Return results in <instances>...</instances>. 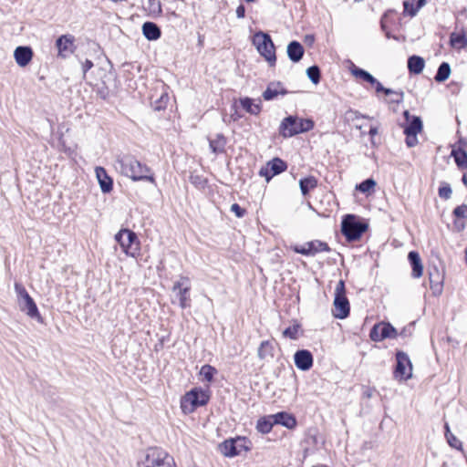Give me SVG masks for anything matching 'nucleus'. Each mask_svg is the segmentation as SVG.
Instances as JSON below:
<instances>
[{
    "instance_id": "4c0bfd02",
    "label": "nucleus",
    "mask_w": 467,
    "mask_h": 467,
    "mask_svg": "<svg viewBox=\"0 0 467 467\" xmlns=\"http://www.w3.org/2000/svg\"><path fill=\"white\" fill-rule=\"evenodd\" d=\"M350 71L353 76L360 78L370 84L376 82V78L371 74L365 71L364 69L355 67L354 65L352 66Z\"/></svg>"
},
{
    "instance_id": "37998d69",
    "label": "nucleus",
    "mask_w": 467,
    "mask_h": 467,
    "mask_svg": "<svg viewBox=\"0 0 467 467\" xmlns=\"http://www.w3.org/2000/svg\"><path fill=\"white\" fill-rule=\"evenodd\" d=\"M306 74H307V77L309 78V79L314 83V84H318L319 83V80H320V71H319V68L317 66H312L310 67H308L306 69Z\"/></svg>"
},
{
    "instance_id": "0eeeda50",
    "label": "nucleus",
    "mask_w": 467,
    "mask_h": 467,
    "mask_svg": "<svg viewBox=\"0 0 467 467\" xmlns=\"http://www.w3.org/2000/svg\"><path fill=\"white\" fill-rule=\"evenodd\" d=\"M350 312L349 301L346 295L345 282L340 280L334 291V301L332 315L338 319H345L348 317Z\"/></svg>"
},
{
    "instance_id": "c85d7f7f",
    "label": "nucleus",
    "mask_w": 467,
    "mask_h": 467,
    "mask_svg": "<svg viewBox=\"0 0 467 467\" xmlns=\"http://www.w3.org/2000/svg\"><path fill=\"white\" fill-rule=\"evenodd\" d=\"M220 452L225 457H234L238 455V450L234 445L233 439L227 440L219 445Z\"/></svg>"
},
{
    "instance_id": "473e14b6",
    "label": "nucleus",
    "mask_w": 467,
    "mask_h": 467,
    "mask_svg": "<svg viewBox=\"0 0 467 467\" xmlns=\"http://www.w3.org/2000/svg\"><path fill=\"white\" fill-rule=\"evenodd\" d=\"M300 190L303 195H306L310 191L317 186V181L315 177L309 176L299 181Z\"/></svg>"
},
{
    "instance_id": "58836bf2",
    "label": "nucleus",
    "mask_w": 467,
    "mask_h": 467,
    "mask_svg": "<svg viewBox=\"0 0 467 467\" xmlns=\"http://www.w3.org/2000/svg\"><path fill=\"white\" fill-rule=\"evenodd\" d=\"M385 95L389 97V103L400 104L404 99V93L401 90L386 89Z\"/></svg>"
},
{
    "instance_id": "6e6552de",
    "label": "nucleus",
    "mask_w": 467,
    "mask_h": 467,
    "mask_svg": "<svg viewBox=\"0 0 467 467\" xmlns=\"http://www.w3.org/2000/svg\"><path fill=\"white\" fill-rule=\"evenodd\" d=\"M15 291L16 293L17 303L20 310L25 312L28 317L40 320L41 316L38 308L24 285L19 283H16Z\"/></svg>"
},
{
    "instance_id": "6e6d98bb",
    "label": "nucleus",
    "mask_w": 467,
    "mask_h": 467,
    "mask_svg": "<svg viewBox=\"0 0 467 467\" xmlns=\"http://www.w3.org/2000/svg\"><path fill=\"white\" fill-rule=\"evenodd\" d=\"M356 128L361 130H362V128H363V124H359V125H358V124H357V125H356Z\"/></svg>"
},
{
    "instance_id": "4be33fe9",
    "label": "nucleus",
    "mask_w": 467,
    "mask_h": 467,
    "mask_svg": "<svg viewBox=\"0 0 467 467\" xmlns=\"http://www.w3.org/2000/svg\"><path fill=\"white\" fill-rule=\"evenodd\" d=\"M242 108L252 115H258L261 112L262 106L260 99H253L250 98H241L239 99Z\"/></svg>"
},
{
    "instance_id": "7c9ffc66",
    "label": "nucleus",
    "mask_w": 467,
    "mask_h": 467,
    "mask_svg": "<svg viewBox=\"0 0 467 467\" xmlns=\"http://www.w3.org/2000/svg\"><path fill=\"white\" fill-rule=\"evenodd\" d=\"M275 425L274 420L272 419V415H268L266 417L260 418L256 423V430L261 433H268L271 431L273 426Z\"/></svg>"
},
{
    "instance_id": "f8f14e48",
    "label": "nucleus",
    "mask_w": 467,
    "mask_h": 467,
    "mask_svg": "<svg viewBox=\"0 0 467 467\" xmlns=\"http://www.w3.org/2000/svg\"><path fill=\"white\" fill-rule=\"evenodd\" d=\"M191 281L186 276H181L172 286V291L176 293L180 306L184 309L190 306Z\"/></svg>"
},
{
    "instance_id": "09e8293b",
    "label": "nucleus",
    "mask_w": 467,
    "mask_h": 467,
    "mask_svg": "<svg viewBox=\"0 0 467 467\" xmlns=\"http://www.w3.org/2000/svg\"><path fill=\"white\" fill-rule=\"evenodd\" d=\"M236 16L238 18H244V16H245V8L243 5H240L237 8H236Z\"/></svg>"
},
{
    "instance_id": "dca6fc26",
    "label": "nucleus",
    "mask_w": 467,
    "mask_h": 467,
    "mask_svg": "<svg viewBox=\"0 0 467 467\" xmlns=\"http://www.w3.org/2000/svg\"><path fill=\"white\" fill-rule=\"evenodd\" d=\"M74 41V36L70 35H63L58 37L56 43L58 50V56L67 57L73 54L75 50Z\"/></svg>"
},
{
    "instance_id": "c756f323",
    "label": "nucleus",
    "mask_w": 467,
    "mask_h": 467,
    "mask_svg": "<svg viewBox=\"0 0 467 467\" xmlns=\"http://www.w3.org/2000/svg\"><path fill=\"white\" fill-rule=\"evenodd\" d=\"M425 66L424 59L418 56H412L408 60V68L410 72L420 74L422 72Z\"/></svg>"
},
{
    "instance_id": "72a5a7b5",
    "label": "nucleus",
    "mask_w": 467,
    "mask_h": 467,
    "mask_svg": "<svg viewBox=\"0 0 467 467\" xmlns=\"http://www.w3.org/2000/svg\"><path fill=\"white\" fill-rule=\"evenodd\" d=\"M199 374L202 381L211 383L213 380L214 375L217 374V370L210 365H204L201 368Z\"/></svg>"
},
{
    "instance_id": "5fc2aeb1",
    "label": "nucleus",
    "mask_w": 467,
    "mask_h": 467,
    "mask_svg": "<svg viewBox=\"0 0 467 467\" xmlns=\"http://www.w3.org/2000/svg\"><path fill=\"white\" fill-rule=\"evenodd\" d=\"M462 182L465 185H467V174H464L462 177Z\"/></svg>"
},
{
    "instance_id": "3c124183",
    "label": "nucleus",
    "mask_w": 467,
    "mask_h": 467,
    "mask_svg": "<svg viewBox=\"0 0 467 467\" xmlns=\"http://www.w3.org/2000/svg\"><path fill=\"white\" fill-rule=\"evenodd\" d=\"M378 131H379V129H378V127H377V126H371V127L369 128V131H368V133H369V135H370L371 137H374L376 134H378Z\"/></svg>"
},
{
    "instance_id": "f257e3e1",
    "label": "nucleus",
    "mask_w": 467,
    "mask_h": 467,
    "mask_svg": "<svg viewBox=\"0 0 467 467\" xmlns=\"http://www.w3.org/2000/svg\"><path fill=\"white\" fill-rule=\"evenodd\" d=\"M115 168L119 173L134 182L146 181L156 184L155 177L151 170L133 157L124 156L118 159Z\"/></svg>"
},
{
    "instance_id": "49530a36",
    "label": "nucleus",
    "mask_w": 467,
    "mask_h": 467,
    "mask_svg": "<svg viewBox=\"0 0 467 467\" xmlns=\"http://www.w3.org/2000/svg\"><path fill=\"white\" fill-rule=\"evenodd\" d=\"M453 213L455 216H457L459 218H467V206L466 205L457 206L454 209Z\"/></svg>"
},
{
    "instance_id": "393cba45",
    "label": "nucleus",
    "mask_w": 467,
    "mask_h": 467,
    "mask_svg": "<svg viewBox=\"0 0 467 467\" xmlns=\"http://www.w3.org/2000/svg\"><path fill=\"white\" fill-rule=\"evenodd\" d=\"M450 45L452 48L461 50L467 47V34L465 31L461 33L453 32L450 36Z\"/></svg>"
},
{
    "instance_id": "423d86ee",
    "label": "nucleus",
    "mask_w": 467,
    "mask_h": 467,
    "mask_svg": "<svg viewBox=\"0 0 467 467\" xmlns=\"http://www.w3.org/2000/svg\"><path fill=\"white\" fill-rule=\"evenodd\" d=\"M252 43L270 66L275 64V47L268 34L262 31L256 32L253 36Z\"/></svg>"
},
{
    "instance_id": "f03ea898",
    "label": "nucleus",
    "mask_w": 467,
    "mask_h": 467,
    "mask_svg": "<svg viewBox=\"0 0 467 467\" xmlns=\"http://www.w3.org/2000/svg\"><path fill=\"white\" fill-rule=\"evenodd\" d=\"M211 397L209 388L194 387L181 399V409L184 414L194 412L199 407L205 406Z\"/></svg>"
},
{
    "instance_id": "603ef678",
    "label": "nucleus",
    "mask_w": 467,
    "mask_h": 467,
    "mask_svg": "<svg viewBox=\"0 0 467 467\" xmlns=\"http://www.w3.org/2000/svg\"><path fill=\"white\" fill-rule=\"evenodd\" d=\"M425 5V0H418V6L417 8H420L421 6H423Z\"/></svg>"
},
{
    "instance_id": "2eb2a0df",
    "label": "nucleus",
    "mask_w": 467,
    "mask_h": 467,
    "mask_svg": "<svg viewBox=\"0 0 467 467\" xmlns=\"http://www.w3.org/2000/svg\"><path fill=\"white\" fill-rule=\"evenodd\" d=\"M286 169V164L279 158H275L272 161H268L265 166L260 169L259 174L262 177H265L268 182L275 175H277Z\"/></svg>"
},
{
    "instance_id": "c03bdc74",
    "label": "nucleus",
    "mask_w": 467,
    "mask_h": 467,
    "mask_svg": "<svg viewBox=\"0 0 467 467\" xmlns=\"http://www.w3.org/2000/svg\"><path fill=\"white\" fill-rule=\"evenodd\" d=\"M403 5H404V12L406 14H408L410 16H413L416 15L418 8H414L413 1H405Z\"/></svg>"
},
{
    "instance_id": "9d476101",
    "label": "nucleus",
    "mask_w": 467,
    "mask_h": 467,
    "mask_svg": "<svg viewBox=\"0 0 467 467\" xmlns=\"http://www.w3.org/2000/svg\"><path fill=\"white\" fill-rule=\"evenodd\" d=\"M367 224L361 223L355 215H347L342 222V233L348 240H358L367 230Z\"/></svg>"
},
{
    "instance_id": "864d4df0",
    "label": "nucleus",
    "mask_w": 467,
    "mask_h": 467,
    "mask_svg": "<svg viewBox=\"0 0 467 467\" xmlns=\"http://www.w3.org/2000/svg\"><path fill=\"white\" fill-rule=\"evenodd\" d=\"M91 67H92V62H90V61L87 60V62H86V67H87V68H90Z\"/></svg>"
},
{
    "instance_id": "aec40b11",
    "label": "nucleus",
    "mask_w": 467,
    "mask_h": 467,
    "mask_svg": "<svg viewBox=\"0 0 467 467\" xmlns=\"http://www.w3.org/2000/svg\"><path fill=\"white\" fill-rule=\"evenodd\" d=\"M95 172L102 192H110L112 191L113 182L107 174L106 170L102 167H97Z\"/></svg>"
},
{
    "instance_id": "9b49d317",
    "label": "nucleus",
    "mask_w": 467,
    "mask_h": 467,
    "mask_svg": "<svg viewBox=\"0 0 467 467\" xmlns=\"http://www.w3.org/2000/svg\"><path fill=\"white\" fill-rule=\"evenodd\" d=\"M397 365L394 370V378L400 381H406L412 377V364L404 352H398L396 354Z\"/></svg>"
},
{
    "instance_id": "a19ab883",
    "label": "nucleus",
    "mask_w": 467,
    "mask_h": 467,
    "mask_svg": "<svg viewBox=\"0 0 467 467\" xmlns=\"http://www.w3.org/2000/svg\"><path fill=\"white\" fill-rule=\"evenodd\" d=\"M236 450H238V455L243 452H246L250 450L251 442L244 437H237L233 439Z\"/></svg>"
},
{
    "instance_id": "f704fd0d",
    "label": "nucleus",
    "mask_w": 467,
    "mask_h": 467,
    "mask_svg": "<svg viewBox=\"0 0 467 467\" xmlns=\"http://www.w3.org/2000/svg\"><path fill=\"white\" fill-rule=\"evenodd\" d=\"M376 184L377 183H376L375 180L369 178V179L365 180L361 183L357 184L356 190L359 191L362 193L369 195L374 192Z\"/></svg>"
},
{
    "instance_id": "412c9836",
    "label": "nucleus",
    "mask_w": 467,
    "mask_h": 467,
    "mask_svg": "<svg viewBox=\"0 0 467 467\" xmlns=\"http://www.w3.org/2000/svg\"><path fill=\"white\" fill-rule=\"evenodd\" d=\"M287 91L280 82H271L263 93L265 100H272L279 95H285Z\"/></svg>"
},
{
    "instance_id": "20e7f679",
    "label": "nucleus",
    "mask_w": 467,
    "mask_h": 467,
    "mask_svg": "<svg viewBox=\"0 0 467 467\" xmlns=\"http://www.w3.org/2000/svg\"><path fill=\"white\" fill-rule=\"evenodd\" d=\"M137 467H176L172 456L160 448L148 449Z\"/></svg>"
},
{
    "instance_id": "2f4dec72",
    "label": "nucleus",
    "mask_w": 467,
    "mask_h": 467,
    "mask_svg": "<svg viewBox=\"0 0 467 467\" xmlns=\"http://www.w3.org/2000/svg\"><path fill=\"white\" fill-rule=\"evenodd\" d=\"M445 438L451 448L463 451L462 442L451 431L448 424H445Z\"/></svg>"
},
{
    "instance_id": "8fccbe9b",
    "label": "nucleus",
    "mask_w": 467,
    "mask_h": 467,
    "mask_svg": "<svg viewBox=\"0 0 467 467\" xmlns=\"http://www.w3.org/2000/svg\"><path fill=\"white\" fill-rule=\"evenodd\" d=\"M372 85H373V86H375V88H376V92H377V93L383 92V93L385 94V90H386L387 88H384V87L382 86V84H381L379 81H378V80L376 79V82L372 83Z\"/></svg>"
},
{
    "instance_id": "f3484780",
    "label": "nucleus",
    "mask_w": 467,
    "mask_h": 467,
    "mask_svg": "<svg viewBox=\"0 0 467 467\" xmlns=\"http://www.w3.org/2000/svg\"><path fill=\"white\" fill-rule=\"evenodd\" d=\"M431 289L435 296H440L443 289L444 275L442 271L434 266L429 272Z\"/></svg>"
},
{
    "instance_id": "a18cd8bd",
    "label": "nucleus",
    "mask_w": 467,
    "mask_h": 467,
    "mask_svg": "<svg viewBox=\"0 0 467 467\" xmlns=\"http://www.w3.org/2000/svg\"><path fill=\"white\" fill-rule=\"evenodd\" d=\"M439 195L441 198L449 199L451 195V189L449 185H443L439 189Z\"/></svg>"
},
{
    "instance_id": "7ed1b4c3",
    "label": "nucleus",
    "mask_w": 467,
    "mask_h": 467,
    "mask_svg": "<svg viewBox=\"0 0 467 467\" xmlns=\"http://www.w3.org/2000/svg\"><path fill=\"white\" fill-rule=\"evenodd\" d=\"M315 126L311 119H303L296 116L285 118L279 127V133L284 138H290L295 135L307 132Z\"/></svg>"
},
{
    "instance_id": "5701e85b",
    "label": "nucleus",
    "mask_w": 467,
    "mask_h": 467,
    "mask_svg": "<svg viewBox=\"0 0 467 467\" xmlns=\"http://www.w3.org/2000/svg\"><path fill=\"white\" fill-rule=\"evenodd\" d=\"M408 259L412 267V276L420 278L423 274V265L420 254L417 252L411 251L408 254Z\"/></svg>"
},
{
    "instance_id": "de8ad7c7",
    "label": "nucleus",
    "mask_w": 467,
    "mask_h": 467,
    "mask_svg": "<svg viewBox=\"0 0 467 467\" xmlns=\"http://www.w3.org/2000/svg\"><path fill=\"white\" fill-rule=\"evenodd\" d=\"M231 211H232L233 213H235V215H236L238 218L243 217V216H244V209H242V208L239 206V204H237V203H234V204H232V206H231Z\"/></svg>"
},
{
    "instance_id": "ea45409f",
    "label": "nucleus",
    "mask_w": 467,
    "mask_h": 467,
    "mask_svg": "<svg viewBox=\"0 0 467 467\" xmlns=\"http://www.w3.org/2000/svg\"><path fill=\"white\" fill-rule=\"evenodd\" d=\"M451 155L454 157L455 162L461 168L467 167V154L461 149H453Z\"/></svg>"
},
{
    "instance_id": "4468645a",
    "label": "nucleus",
    "mask_w": 467,
    "mask_h": 467,
    "mask_svg": "<svg viewBox=\"0 0 467 467\" xmlns=\"http://www.w3.org/2000/svg\"><path fill=\"white\" fill-rule=\"evenodd\" d=\"M369 336L372 341L379 342L387 338H395L397 331L389 323L381 322L372 327Z\"/></svg>"
},
{
    "instance_id": "b1692460",
    "label": "nucleus",
    "mask_w": 467,
    "mask_h": 467,
    "mask_svg": "<svg viewBox=\"0 0 467 467\" xmlns=\"http://www.w3.org/2000/svg\"><path fill=\"white\" fill-rule=\"evenodd\" d=\"M275 424H280L287 429H293L296 425V419L289 413L278 412L272 415Z\"/></svg>"
},
{
    "instance_id": "bb28decb",
    "label": "nucleus",
    "mask_w": 467,
    "mask_h": 467,
    "mask_svg": "<svg viewBox=\"0 0 467 467\" xmlns=\"http://www.w3.org/2000/svg\"><path fill=\"white\" fill-rule=\"evenodd\" d=\"M303 54L304 48L300 43L293 41L287 46V55L292 61L298 62Z\"/></svg>"
},
{
    "instance_id": "79ce46f5",
    "label": "nucleus",
    "mask_w": 467,
    "mask_h": 467,
    "mask_svg": "<svg viewBox=\"0 0 467 467\" xmlns=\"http://www.w3.org/2000/svg\"><path fill=\"white\" fill-rule=\"evenodd\" d=\"M300 333V326L295 324L283 331V336L290 339H297Z\"/></svg>"
},
{
    "instance_id": "39448f33",
    "label": "nucleus",
    "mask_w": 467,
    "mask_h": 467,
    "mask_svg": "<svg viewBox=\"0 0 467 467\" xmlns=\"http://www.w3.org/2000/svg\"><path fill=\"white\" fill-rule=\"evenodd\" d=\"M114 238L127 256L137 258L140 254V241L131 230L120 229Z\"/></svg>"
},
{
    "instance_id": "ddd939ff",
    "label": "nucleus",
    "mask_w": 467,
    "mask_h": 467,
    "mask_svg": "<svg viewBox=\"0 0 467 467\" xmlns=\"http://www.w3.org/2000/svg\"><path fill=\"white\" fill-rule=\"evenodd\" d=\"M291 248L295 253L306 256H314L317 253L329 250L327 244L319 240L310 241L301 245H294Z\"/></svg>"
},
{
    "instance_id": "a211bd4d",
    "label": "nucleus",
    "mask_w": 467,
    "mask_h": 467,
    "mask_svg": "<svg viewBox=\"0 0 467 467\" xmlns=\"http://www.w3.org/2000/svg\"><path fill=\"white\" fill-rule=\"evenodd\" d=\"M34 53L30 47L20 46L14 51V58L20 67H26L33 58Z\"/></svg>"
},
{
    "instance_id": "e433bc0d",
    "label": "nucleus",
    "mask_w": 467,
    "mask_h": 467,
    "mask_svg": "<svg viewBox=\"0 0 467 467\" xmlns=\"http://www.w3.org/2000/svg\"><path fill=\"white\" fill-rule=\"evenodd\" d=\"M273 345L270 341H263L258 348V357L261 359H265L268 357H273Z\"/></svg>"
},
{
    "instance_id": "1a4fd4ad",
    "label": "nucleus",
    "mask_w": 467,
    "mask_h": 467,
    "mask_svg": "<svg viewBox=\"0 0 467 467\" xmlns=\"http://www.w3.org/2000/svg\"><path fill=\"white\" fill-rule=\"evenodd\" d=\"M403 115L407 121L406 125L404 126L406 144L409 147H414L418 143L417 135L422 130V121L420 117L410 116L408 110H405Z\"/></svg>"
},
{
    "instance_id": "13d9d810",
    "label": "nucleus",
    "mask_w": 467,
    "mask_h": 467,
    "mask_svg": "<svg viewBox=\"0 0 467 467\" xmlns=\"http://www.w3.org/2000/svg\"><path fill=\"white\" fill-rule=\"evenodd\" d=\"M313 467H327L325 465H317V466H313Z\"/></svg>"
},
{
    "instance_id": "bf43d9fd",
    "label": "nucleus",
    "mask_w": 467,
    "mask_h": 467,
    "mask_svg": "<svg viewBox=\"0 0 467 467\" xmlns=\"http://www.w3.org/2000/svg\"><path fill=\"white\" fill-rule=\"evenodd\" d=\"M246 2H255L256 0H245Z\"/></svg>"
},
{
    "instance_id": "6ab92c4d",
    "label": "nucleus",
    "mask_w": 467,
    "mask_h": 467,
    "mask_svg": "<svg viewBox=\"0 0 467 467\" xmlns=\"http://www.w3.org/2000/svg\"><path fill=\"white\" fill-rule=\"evenodd\" d=\"M294 361L298 369L306 371L313 366V356L308 350H298L295 353Z\"/></svg>"
},
{
    "instance_id": "cd10ccee",
    "label": "nucleus",
    "mask_w": 467,
    "mask_h": 467,
    "mask_svg": "<svg viewBox=\"0 0 467 467\" xmlns=\"http://www.w3.org/2000/svg\"><path fill=\"white\" fill-rule=\"evenodd\" d=\"M226 139L223 134H217L213 139L209 140V146L213 153L219 154L224 151Z\"/></svg>"
},
{
    "instance_id": "a878e982",
    "label": "nucleus",
    "mask_w": 467,
    "mask_h": 467,
    "mask_svg": "<svg viewBox=\"0 0 467 467\" xmlns=\"http://www.w3.org/2000/svg\"><path fill=\"white\" fill-rule=\"evenodd\" d=\"M142 33L148 40H157L161 36L160 28L152 22H145L143 24Z\"/></svg>"
},
{
    "instance_id": "c9c22d12",
    "label": "nucleus",
    "mask_w": 467,
    "mask_h": 467,
    "mask_svg": "<svg viewBox=\"0 0 467 467\" xmlns=\"http://www.w3.org/2000/svg\"><path fill=\"white\" fill-rule=\"evenodd\" d=\"M450 75H451L450 65L446 62H443L439 67L437 74L434 78L437 82H443L449 78Z\"/></svg>"
},
{
    "instance_id": "4d7b16f0",
    "label": "nucleus",
    "mask_w": 467,
    "mask_h": 467,
    "mask_svg": "<svg viewBox=\"0 0 467 467\" xmlns=\"http://www.w3.org/2000/svg\"><path fill=\"white\" fill-rule=\"evenodd\" d=\"M164 98H165L166 99H168V96H167V95H165V96H161V99H163Z\"/></svg>"
}]
</instances>
